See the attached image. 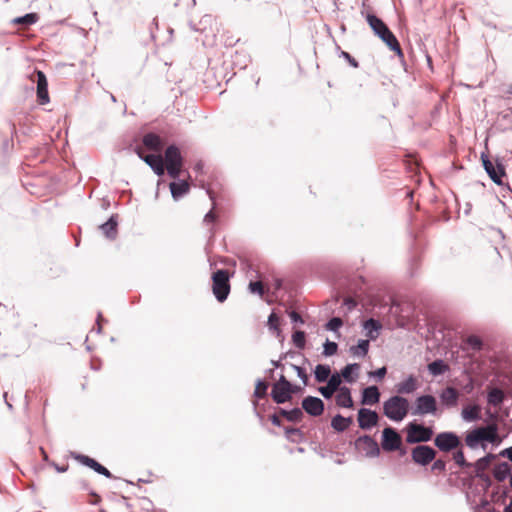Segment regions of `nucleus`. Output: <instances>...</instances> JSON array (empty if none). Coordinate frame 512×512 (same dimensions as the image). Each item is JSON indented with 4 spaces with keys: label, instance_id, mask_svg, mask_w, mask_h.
I'll return each mask as SVG.
<instances>
[{
    "label": "nucleus",
    "instance_id": "c85d7f7f",
    "mask_svg": "<svg viewBox=\"0 0 512 512\" xmlns=\"http://www.w3.org/2000/svg\"><path fill=\"white\" fill-rule=\"evenodd\" d=\"M480 411L478 405H469L463 408L462 417L467 421H475L480 418Z\"/></svg>",
    "mask_w": 512,
    "mask_h": 512
},
{
    "label": "nucleus",
    "instance_id": "9b49d317",
    "mask_svg": "<svg viewBox=\"0 0 512 512\" xmlns=\"http://www.w3.org/2000/svg\"><path fill=\"white\" fill-rule=\"evenodd\" d=\"M401 445L402 438L395 429L387 427L382 431L381 446L383 450L387 452L396 451L401 447Z\"/></svg>",
    "mask_w": 512,
    "mask_h": 512
},
{
    "label": "nucleus",
    "instance_id": "f03ea898",
    "mask_svg": "<svg viewBox=\"0 0 512 512\" xmlns=\"http://www.w3.org/2000/svg\"><path fill=\"white\" fill-rule=\"evenodd\" d=\"M408 412L409 401L402 396H392L383 403V413L392 421H402Z\"/></svg>",
    "mask_w": 512,
    "mask_h": 512
},
{
    "label": "nucleus",
    "instance_id": "4c0bfd02",
    "mask_svg": "<svg viewBox=\"0 0 512 512\" xmlns=\"http://www.w3.org/2000/svg\"><path fill=\"white\" fill-rule=\"evenodd\" d=\"M268 384L264 381H258L255 387L254 395L257 398H264L267 394Z\"/></svg>",
    "mask_w": 512,
    "mask_h": 512
},
{
    "label": "nucleus",
    "instance_id": "f257e3e1",
    "mask_svg": "<svg viewBox=\"0 0 512 512\" xmlns=\"http://www.w3.org/2000/svg\"><path fill=\"white\" fill-rule=\"evenodd\" d=\"M366 21L376 36H378L388 48L395 52L397 56L403 57V51L396 36L392 33L386 23L374 14L368 13Z\"/></svg>",
    "mask_w": 512,
    "mask_h": 512
},
{
    "label": "nucleus",
    "instance_id": "aec40b11",
    "mask_svg": "<svg viewBox=\"0 0 512 512\" xmlns=\"http://www.w3.org/2000/svg\"><path fill=\"white\" fill-rule=\"evenodd\" d=\"M143 145L152 151L159 152L163 147V142L160 136L155 133L149 132L143 136Z\"/></svg>",
    "mask_w": 512,
    "mask_h": 512
},
{
    "label": "nucleus",
    "instance_id": "393cba45",
    "mask_svg": "<svg viewBox=\"0 0 512 512\" xmlns=\"http://www.w3.org/2000/svg\"><path fill=\"white\" fill-rule=\"evenodd\" d=\"M440 397L441 400L448 406H454L457 403L459 394L455 388L447 387L442 391Z\"/></svg>",
    "mask_w": 512,
    "mask_h": 512
},
{
    "label": "nucleus",
    "instance_id": "79ce46f5",
    "mask_svg": "<svg viewBox=\"0 0 512 512\" xmlns=\"http://www.w3.org/2000/svg\"><path fill=\"white\" fill-rule=\"evenodd\" d=\"M341 374L335 373L328 378V384L331 388H334L336 391H339L341 384Z\"/></svg>",
    "mask_w": 512,
    "mask_h": 512
},
{
    "label": "nucleus",
    "instance_id": "3c124183",
    "mask_svg": "<svg viewBox=\"0 0 512 512\" xmlns=\"http://www.w3.org/2000/svg\"><path fill=\"white\" fill-rule=\"evenodd\" d=\"M174 5L175 6H183L186 9H190L196 5V1L195 0H176Z\"/></svg>",
    "mask_w": 512,
    "mask_h": 512
},
{
    "label": "nucleus",
    "instance_id": "4468645a",
    "mask_svg": "<svg viewBox=\"0 0 512 512\" xmlns=\"http://www.w3.org/2000/svg\"><path fill=\"white\" fill-rule=\"evenodd\" d=\"M71 456L77 460L78 462H80L81 464L93 469L94 471H96L97 473L101 474V475H104L105 477L107 478H112V474L110 473V471L105 468L103 465H101L100 463H98L96 460H94L93 458H90L89 456L87 455H83V454H78V453H75V452H72L71 453Z\"/></svg>",
    "mask_w": 512,
    "mask_h": 512
},
{
    "label": "nucleus",
    "instance_id": "8fccbe9b",
    "mask_svg": "<svg viewBox=\"0 0 512 512\" xmlns=\"http://www.w3.org/2000/svg\"><path fill=\"white\" fill-rule=\"evenodd\" d=\"M292 367L296 371L298 377L302 379L303 384L307 385L308 384V375L305 372V370L303 368L299 367V366H296V365H292Z\"/></svg>",
    "mask_w": 512,
    "mask_h": 512
},
{
    "label": "nucleus",
    "instance_id": "864d4df0",
    "mask_svg": "<svg viewBox=\"0 0 512 512\" xmlns=\"http://www.w3.org/2000/svg\"><path fill=\"white\" fill-rule=\"evenodd\" d=\"M386 372H387L386 367H381L378 370H376L374 372H371L370 375L374 376V377H377L379 379H382V378L385 377Z\"/></svg>",
    "mask_w": 512,
    "mask_h": 512
},
{
    "label": "nucleus",
    "instance_id": "f3484780",
    "mask_svg": "<svg viewBox=\"0 0 512 512\" xmlns=\"http://www.w3.org/2000/svg\"><path fill=\"white\" fill-rule=\"evenodd\" d=\"M378 420L379 417L375 411L366 408H362L358 411V423L361 429H369L376 426Z\"/></svg>",
    "mask_w": 512,
    "mask_h": 512
},
{
    "label": "nucleus",
    "instance_id": "a211bd4d",
    "mask_svg": "<svg viewBox=\"0 0 512 512\" xmlns=\"http://www.w3.org/2000/svg\"><path fill=\"white\" fill-rule=\"evenodd\" d=\"M356 444L365 452L366 456L376 457L380 454L377 442L370 436L359 437Z\"/></svg>",
    "mask_w": 512,
    "mask_h": 512
},
{
    "label": "nucleus",
    "instance_id": "a18cd8bd",
    "mask_svg": "<svg viewBox=\"0 0 512 512\" xmlns=\"http://www.w3.org/2000/svg\"><path fill=\"white\" fill-rule=\"evenodd\" d=\"M337 344L335 342L327 341L324 345V355L331 356L334 355L337 352Z\"/></svg>",
    "mask_w": 512,
    "mask_h": 512
},
{
    "label": "nucleus",
    "instance_id": "c756f323",
    "mask_svg": "<svg viewBox=\"0 0 512 512\" xmlns=\"http://www.w3.org/2000/svg\"><path fill=\"white\" fill-rule=\"evenodd\" d=\"M360 369V365L357 363L354 364H348L345 366L341 371V376L349 383H352L356 380V376H353V374H357Z\"/></svg>",
    "mask_w": 512,
    "mask_h": 512
},
{
    "label": "nucleus",
    "instance_id": "13d9d810",
    "mask_svg": "<svg viewBox=\"0 0 512 512\" xmlns=\"http://www.w3.org/2000/svg\"><path fill=\"white\" fill-rule=\"evenodd\" d=\"M215 218H216V217H215V213L211 210V211H209V212L205 215V217H204V221H206V222H213V221H215Z\"/></svg>",
    "mask_w": 512,
    "mask_h": 512
},
{
    "label": "nucleus",
    "instance_id": "1a4fd4ad",
    "mask_svg": "<svg viewBox=\"0 0 512 512\" xmlns=\"http://www.w3.org/2000/svg\"><path fill=\"white\" fill-rule=\"evenodd\" d=\"M435 446L444 452L458 448L461 444L459 437L452 432L439 433L434 439Z\"/></svg>",
    "mask_w": 512,
    "mask_h": 512
},
{
    "label": "nucleus",
    "instance_id": "473e14b6",
    "mask_svg": "<svg viewBox=\"0 0 512 512\" xmlns=\"http://www.w3.org/2000/svg\"><path fill=\"white\" fill-rule=\"evenodd\" d=\"M449 366L445 364L442 360H435L428 365L429 372L434 375H441L448 371Z\"/></svg>",
    "mask_w": 512,
    "mask_h": 512
},
{
    "label": "nucleus",
    "instance_id": "0eeeda50",
    "mask_svg": "<svg viewBox=\"0 0 512 512\" xmlns=\"http://www.w3.org/2000/svg\"><path fill=\"white\" fill-rule=\"evenodd\" d=\"M293 394V385L281 375L279 380L272 387V398L277 404H282L291 399Z\"/></svg>",
    "mask_w": 512,
    "mask_h": 512
},
{
    "label": "nucleus",
    "instance_id": "4be33fe9",
    "mask_svg": "<svg viewBox=\"0 0 512 512\" xmlns=\"http://www.w3.org/2000/svg\"><path fill=\"white\" fill-rule=\"evenodd\" d=\"M380 392L376 386H369L362 392V404L373 405L379 402Z\"/></svg>",
    "mask_w": 512,
    "mask_h": 512
},
{
    "label": "nucleus",
    "instance_id": "ddd939ff",
    "mask_svg": "<svg viewBox=\"0 0 512 512\" xmlns=\"http://www.w3.org/2000/svg\"><path fill=\"white\" fill-rule=\"evenodd\" d=\"M437 411V402L432 395H423L416 399L413 415L434 414Z\"/></svg>",
    "mask_w": 512,
    "mask_h": 512
},
{
    "label": "nucleus",
    "instance_id": "c9c22d12",
    "mask_svg": "<svg viewBox=\"0 0 512 512\" xmlns=\"http://www.w3.org/2000/svg\"><path fill=\"white\" fill-rule=\"evenodd\" d=\"M281 415H283L289 421H299L302 418V411L299 408H294L290 411L281 410Z\"/></svg>",
    "mask_w": 512,
    "mask_h": 512
},
{
    "label": "nucleus",
    "instance_id": "2eb2a0df",
    "mask_svg": "<svg viewBox=\"0 0 512 512\" xmlns=\"http://www.w3.org/2000/svg\"><path fill=\"white\" fill-rule=\"evenodd\" d=\"M37 83V100L40 104L44 105L49 102L48 94V81L44 72L37 70L35 72Z\"/></svg>",
    "mask_w": 512,
    "mask_h": 512
},
{
    "label": "nucleus",
    "instance_id": "dca6fc26",
    "mask_svg": "<svg viewBox=\"0 0 512 512\" xmlns=\"http://www.w3.org/2000/svg\"><path fill=\"white\" fill-rule=\"evenodd\" d=\"M302 408L311 416H320L324 411V403L320 398L307 396L302 401Z\"/></svg>",
    "mask_w": 512,
    "mask_h": 512
},
{
    "label": "nucleus",
    "instance_id": "b1692460",
    "mask_svg": "<svg viewBox=\"0 0 512 512\" xmlns=\"http://www.w3.org/2000/svg\"><path fill=\"white\" fill-rule=\"evenodd\" d=\"M495 457L496 456L494 454H488L485 457L480 458L479 460L476 461V463L474 464V468L477 477L481 478L483 476L484 471L488 469L492 460H494Z\"/></svg>",
    "mask_w": 512,
    "mask_h": 512
},
{
    "label": "nucleus",
    "instance_id": "a19ab883",
    "mask_svg": "<svg viewBox=\"0 0 512 512\" xmlns=\"http://www.w3.org/2000/svg\"><path fill=\"white\" fill-rule=\"evenodd\" d=\"M293 342L298 348H304L305 346V333L303 331H296L294 332L293 336Z\"/></svg>",
    "mask_w": 512,
    "mask_h": 512
},
{
    "label": "nucleus",
    "instance_id": "7ed1b4c3",
    "mask_svg": "<svg viewBox=\"0 0 512 512\" xmlns=\"http://www.w3.org/2000/svg\"><path fill=\"white\" fill-rule=\"evenodd\" d=\"M163 161L167 174L173 179H178L181 174L184 159L180 149L175 144H171L166 148Z\"/></svg>",
    "mask_w": 512,
    "mask_h": 512
},
{
    "label": "nucleus",
    "instance_id": "e2e57ef3",
    "mask_svg": "<svg viewBox=\"0 0 512 512\" xmlns=\"http://www.w3.org/2000/svg\"><path fill=\"white\" fill-rule=\"evenodd\" d=\"M272 422L276 425H279L280 424V421L278 419V417L276 415H273L272 416Z\"/></svg>",
    "mask_w": 512,
    "mask_h": 512
},
{
    "label": "nucleus",
    "instance_id": "423d86ee",
    "mask_svg": "<svg viewBox=\"0 0 512 512\" xmlns=\"http://www.w3.org/2000/svg\"><path fill=\"white\" fill-rule=\"evenodd\" d=\"M406 430V442L410 444L430 441L433 436L431 428L414 422L409 423Z\"/></svg>",
    "mask_w": 512,
    "mask_h": 512
},
{
    "label": "nucleus",
    "instance_id": "cd10ccee",
    "mask_svg": "<svg viewBox=\"0 0 512 512\" xmlns=\"http://www.w3.org/2000/svg\"><path fill=\"white\" fill-rule=\"evenodd\" d=\"M363 326H364V329L367 332V336L371 340H375L377 338V336H378V331L381 328L380 323L378 321L374 320V319H369V320L364 322Z\"/></svg>",
    "mask_w": 512,
    "mask_h": 512
},
{
    "label": "nucleus",
    "instance_id": "bf43d9fd",
    "mask_svg": "<svg viewBox=\"0 0 512 512\" xmlns=\"http://www.w3.org/2000/svg\"><path fill=\"white\" fill-rule=\"evenodd\" d=\"M502 455H506L510 461H512V446L502 452Z\"/></svg>",
    "mask_w": 512,
    "mask_h": 512
},
{
    "label": "nucleus",
    "instance_id": "338daca9",
    "mask_svg": "<svg viewBox=\"0 0 512 512\" xmlns=\"http://www.w3.org/2000/svg\"><path fill=\"white\" fill-rule=\"evenodd\" d=\"M281 287V282L280 281H277L276 283V289H279Z\"/></svg>",
    "mask_w": 512,
    "mask_h": 512
},
{
    "label": "nucleus",
    "instance_id": "4d7b16f0",
    "mask_svg": "<svg viewBox=\"0 0 512 512\" xmlns=\"http://www.w3.org/2000/svg\"><path fill=\"white\" fill-rule=\"evenodd\" d=\"M91 499L88 501L90 504H98L101 501V498L96 493H91Z\"/></svg>",
    "mask_w": 512,
    "mask_h": 512
},
{
    "label": "nucleus",
    "instance_id": "20e7f679",
    "mask_svg": "<svg viewBox=\"0 0 512 512\" xmlns=\"http://www.w3.org/2000/svg\"><path fill=\"white\" fill-rule=\"evenodd\" d=\"M230 275L227 270L219 269L212 274V291L219 302H224L230 293Z\"/></svg>",
    "mask_w": 512,
    "mask_h": 512
},
{
    "label": "nucleus",
    "instance_id": "72a5a7b5",
    "mask_svg": "<svg viewBox=\"0 0 512 512\" xmlns=\"http://www.w3.org/2000/svg\"><path fill=\"white\" fill-rule=\"evenodd\" d=\"M331 370L330 367L327 365L318 364L315 367V378L318 382H325L328 380L330 376Z\"/></svg>",
    "mask_w": 512,
    "mask_h": 512
},
{
    "label": "nucleus",
    "instance_id": "37998d69",
    "mask_svg": "<svg viewBox=\"0 0 512 512\" xmlns=\"http://www.w3.org/2000/svg\"><path fill=\"white\" fill-rule=\"evenodd\" d=\"M249 290L252 293H257L258 295H260L262 297L263 294H264L263 283L261 281L250 282L249 283Z\"/></svg>",
    "mask_w": 512,
    "mask_h": 512
},
{
    "label": "nucleus",
    "instance_id": "6e6552de",
    "mask_svg": "<svg viewBox=\"0 0 512 512\" xmlns=\"http://www.w3.org/2000/svg\"><path fill=\"white\" fill-rule=\"evenodd\" d=\"M495 436L496 429L493 427L478 428L468 433L465 441L469 447L474 448L478 445L479 442L483 440H487L490 442L494 441Z\"/></svg>",
    "mask_w": 512,
    "mask_h": 512
},
{
    "label": "nucleus",
    "instance_id": "2f4dec72",
    "mask_svg": "<svg viewBox=\"0 0 512 512\" xmlns=\"http://www.w3.org/2000/svg\"><path fill=\"white\" fill-rule=\"evenodd\" d=\"M38 15L36 13H27L24 16L17 17L12 20L14 24H19L25 27L35 24L38 21Z\"/></svg>",
    "mask_w": 512,
    "mask_h": 512
},
{
    "label": "nucleus",
    "instance_id": "49530a36",
    "mask_svg": "<svg viewBox=\"0 0 512 512\" xmlns=\"http://www.w3.org/2000/svg\"><path fill=\"white\" fill-rule=\"evenodd\" d=\"M343 322L340 318L334 317L326 324V328L331 331H336L342 326Z\"/></svg>",
    "mask_w": 512,
    "mask_h": 512
},
{
    "label": "nucleus",
    "instance_id": "c03bdc74",
    "mask_svg": "<svg viewBox=\"0 0 512 512\" xmlns=\"http://www.w3.org/2000/svg\"><path fill=\"white\" fill-rule=\"evenodd\" d=\"M279 317L276 313H271L268 318V326L271 330L279 331Z\"/></svg>",
    "mask_w": 512,
    "mask_h": 512
},
{
    "label": "nucleus",
    "instance_id": "774afa93",
    "mask_svg": "<svg viewBox=\"0 0 512 512\" xmlns=\"http://www.w3.org/2000/svg\"><path fill=\"white\" fill-rule=\"evenodd\" d=\"M41 451H42L44 459L46 460L47 459V455H46L45 451L43 449H41Z\"/></svg>",
    "mask_w": 512,
    "mask_h": 512
},
{
    "label": "nucleus",
    "instance_id": "bb28decb",
    "mask_svg": "<svg viewBox=\"0 0 512 512\" xmlns=\"http://www.w3.org/2000/svg\"><path fill=\"white\" fill-rule=\"evenodd\" d=\"M351 423H352L351 418H345L341 415H336L335 417H333V419L331 421V426L336 431L342 432V431H345L346 429H348L349 426L351 425Z\"/></svg>",
    "mask_w": 512,
    "mask_h": 512
},
{
    "label": "nucleus",
    "instance_id": "680f3d73",
    "mask_svg": "<svg viewBox=\"0 0 512 512\" xmlns=\"http://www.w3.org/2000/svg\"><path fill=\"white\" fill-rule=\"evenodd\" d=\"M55 468H56V470H57L58 472H65V471H67V470H68V465H66V466H62V467H60V466H58V465H55Z\"/></svg>",
    "mask_w": 512,
    "mask_h": 512
},
{
    "label": "nucleus",
    "instance_id": "39448f33",
    "mask_svg": "<svg viewBox=\"0 0 512 512\" xmlns=\"http://www.w3.org/2000/svg\"><path fill=\"white\" fill-rule=\"evenodd\" d=\"M482 166L489 178L497 185L503 184V177L506 176L504 164L499 158L493 162L486 152L481 153Z\"/></svg>",
    "mask_w": 512,
    "mask_h": 512
},
{
    "label": "nucleus",
    "instance_id": "58836bf2",
    "mask_svg": "<svg viewBox=\"0 0 512 512\" xmlns=\"http://www.w3.org/2000/svg\"><path fill=\"white\" fill-rule=\"evenodd\" d=\"M99 229L108 239H115L117 236V226H99Z\"/></svg>",
    "mask_w": 512,
    "mask_h": 512
},
{
    "label": "nucleus",
    "instance_id": "ea45409f",
    "mask_svg": "<svg viewBox=\"0 0 512 512\" xmlns=\"http://www.w3.org/2000/svg\"><path fill=\"white\" fill-rule=\"evenodd\" d=\"M453 459L454 461L456 462V464H458L459 466L461 467H470L472 466L471 463H468L466 460H465V457H464V453L462 450H458L456 451L454 454H453Z\"/></svg>",
    "mask_w": 512,
    "mask_h": 512
},
{
    "label": "nucleus",
    "instance_id": "5701e85b",
    "mask_svg": "<svg viewBox=\"0 0 512 512\" xmlns=\"http://www.w3.org/2000/svg\"><path fill=\"white\" fill-rule=\"evenodd\" d=\"M336 404L344 408H352L353 400L348 387H341L336 395Z\"/></svg>",
    "mask_w": 512,
    "mask_h": 512
},
{
    "label": "nucleus",
    "instance_id": "6ab92c4d",
    "mask_svg": "<svg viewBox=\"0 0 512 512\" xmlns=\"http://www.w3.org/2000/svg\"><path fill=\"white\" fill-rule=\"evenodd\" d=\"M170 192L174 200H179L189 192L190 186L186 180L172 181L169 184Z\"/></svg>",
    "mask_w": 512,
    "mask_h": 512
},
{
    "label": "nucleus",
    "instance_id": "e433bc0d",
    "mask_svg": "<svg viewBox=\"0 0 512 512\" xmlns=\"http://www.w3.org/2000/svg\"><path fill=\"white\" fill-rule=\"evenodd\" d=\"M466 345L474 351H479L482 348V341L475 335L468 336L465 340Z\"/></svg>",
    "mask_w": 512,
    "mask_h": 512
},
{
    "label": "nucleus",
    "instance_id": "603ef678",
    "mask_svg": "<svg viewBox=\"0 0 512 512\" xmlns=\"http://www.w3.org/2000/svg\"><path fill=\"white\" fill-rule=\"evenodd\" d=\"M341 56L344 59H346L352 67L357 68L359 66L358 61L354 57H352L348 52L342 51Z\"/></svg>",
    "mask_w": 512,
    "mask_h": 512
},
{
    "label": "nucleus",
    "instance_id": "9d476101",
    "mask_svg": "<svg viewBox=\"0 0 512 512\" xmlns=\"http://www.w3.org/2000/svg\"><path fill=\"white\" fill-rule=\"evenodd\" d=\"M436 456V451L430 446L418 445L411 450V457L414 463L426 466L431 463Z\"/></svg>",
    "mask_w": 512,
    "mask_h": 512
},
{
    "label": "nucleus",
    "instance_id": "69168bd1",
    "mask_svg": "<svg viewBox=\"0 0 512 512\" xmlns=\"http://www.w3.org/2000/svg\"><path fill=\"white\" fill-rule=\"evenodd\" d=\"M300 390V387L293 385V394L297 393Z\"/></svg>",
    "mask_w": 512,
    "mask_h": 512
},
{
    "label": "nucleus",
    "instance_id": "f8f14e48",
    "mask_svg": "<svg viewBox=\"0 0 512 512\" xmlns=\"http://www.w3.org/2000/svg\"><path fill=\"white\" fill-rule=\"evenodd\" d=\"M136 153L141 160H143L154 171L157 176H162L165 173L164 161L161 155L157 154H144L141 148L136 149Z\"/></svg>",
    "mask_w": 512,
    "mask_h": 512
},
{
    "label": "nucleus",
    "instance_id": "6e6d98bb",
    "mask_svg": "<svg viewBox=\"0 0 512 512\" xmlns=\"http://www.w3.org/2000/svg\"><path fill=\"white\" fill-rule=\"evenodd\" d=\"M103 224H118V215L112 214Z\"/></svg>",
    "mask_w": 512,
    "mask_h": 512
},
{
    "label": "nucleus",
    "instance_id": "5fc2aeb1",
    "mask_svg": "<svg viewBox=\"0 0 512 512\" xmlns=\"http://www.w3.org/2000/svg\"><path fill=\"white\" fill-rule=\"evenodd\" d=\"M290 318L293 322H300V323H303V319L302 317L300 316L299 313L295 312V311H292L290 313Z\"/></svg>",
    "mask_w": 512,
    "mask_h": 512
},
{
    "label": "nucleus",
    "instance_id": "412c9836",
    "mask_svg": "<svg viewBox=\"0 0 512 512\" xmlns=\"http://www.w3.org/2000/svg\"><path fill=\"white\" fill-rule=\"evenodd\" d=\"M418 388V381L416 377L410 375L406 380L396 385V390L399 394H411Z\"/></svg>",
    "mask_w": 512,
    "mask_h": 512
},
{
    "label": "nucleus",
    "instance_id": "09e8293b",
    "mask_svg": "<svg viewBox=\"0 0 512 512\" xmlns=\"http://www.w3.org/2000/svg\"><path fill=\"white\" fill-rule=\"evenodd\" d=\"M431 469H432V471L444 472L446 469V462L442 459H437L432 464Z\"/></svg>",
    "mask_w": 512,
    "mask_h": 512
},
{
    "label": "nucleus",
    "instance_id": "de8ad7c7",
    "mask_svg": "<svg viewBox=\"0 0 512 512\" xmlns=\"http://www.w3.org/2000/svg\"><path fill=\"white\" fill-rule=\"evenodd\" d=\"M319 392L322 394V396L326 399H329L333 396V394L336 392L334 388H331L329 384H327L324 387H320Z\"/></svg>",
    "mask_w": 512,
    "mask_h": 512
},
{
    "label": "nucleus",
    "instance_id": "f704fd0d",
    "mask_svg": "<svg viewBox=\"0 0 512 512\" xmlns=\"http://www.w3.org/2000/svg\"><path fill=\"white\" fill-rule=\"evenodd\" d=\"M369 340H359L357 346L351 347L353 355L365 356L368 353Z\"/></svg>",
    "mask_w": 512,
    "mask_h": 512
},
{
    "label": "nucleus",
    "instance_id": "7c9ffc66",
    "mask_svg": "<svg viewBox=\"0 0 512 512\" xmlns=\"http://www.w3.org/2000/svg\"><path fill=\"white\" fill-rule=\"evenodd\" d=\"M504 400V393L499 388H492L488 392V403L493 406L500 405Z\"/></svg>",
    "mask_w": 512,
    "mask_h": 512
},
{
    "label": "nucleus",
    "instance_id": "052dcab7",
    "mask_svg": "<svg viewBox=\"0 0 512 512\" xmlns=\"http://www.w3.org/2000/svg\"><path fill=\"white\" fill-rule=\"evenodd\" d=\"M203 166H204V165H203V163L200 161V162H198V163H196V164H195V166H194V168H193V169H194V171H196L197 173H200V172L202 171V169H203Z\"/></svg>",
    "mask_w": 512,
    "mask_h": 512
},
{
    "label": "nucleus",
    "instance_id": "0e129e2a",
    "mask_svg": "<svg viewBox=\"0 0 512 512\" xmlns=\"http://www.w3.org/2000/svg\"><path fill=\"white\" fill-rule=\"evenodd\" d=\"M505 512H512V501L510 502V504L508 506H506Z\"/></svg>",
    "mask_w": 512,
    "mask_h": 512
},
{
    "label": "nucleus",
    "instance_id": "a878e982",
    "mask_svg": "<svg viewBox=\"0 0 512 512\" xmlns=\"http://www.w3.org/2000/svg\"><path fill=\"white\" fill-rule=\"evenodd\" d=\"M510 472V465L507 462H502L495 466L493 475L497 481L502 482L507 478Z\"/></svg>",
    "mask_w": 512,
    "mask_h": 512
}]
</instances>
